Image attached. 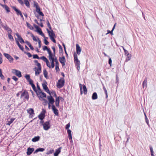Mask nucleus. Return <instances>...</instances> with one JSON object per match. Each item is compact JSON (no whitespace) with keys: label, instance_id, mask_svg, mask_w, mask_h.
I'll use <instances>...</instances> for the list:
<instances>
[{"label":"nucleus","instance_id":"f257e3e1","mask_svg":"<svg viewBox=\"0 0 156 156\" xmlns=\"http://www.w3.org/2000/svg\"><path fill=\"white\" fill-rule=\"evenodd\" d=\"M74 62L76 66V68L78 71L80 69V61L78 59L77 55L75 53L74 54Z\"/></svg>","mask_w":156,"mask_h":156},{"label":"nucleus","instance_id":"f03ea898","mask_svg":"<svg viewBox=\"0 0 156 156\" xmlns=\"http://www.w3.org/2000/svg\"><path fill=\"white\" fill-rule=\"evenodd\" d=\"M64 83L65 80L64 78H61V79L58 80V82L57 84V86L58 88H61L63 87Z\"/></svg>","mask_w":156,"mask_h":156},{"label":"nucleus","instance_id":"7ed1b4c3","mask_svg":"<svg viewBox=\"0 0 156 156\" xmlns=\"http://www.w3.org/2000/svg\"><path fill=\"white\" fill-rule=\"evenodd\" d=\"M44 129L45 130H47L50 128V124L48 121L46 122L43 124Z\"/></svg>","mask_w":156,"mask_h":156},{"label":"nucleus","instance_id":"20e7f679","mask_svg":"<svg viewBox=\"0 0 156 156\" xmlns=\"http://www.w3.org/2000/svg\"><path fill=\"white\" fill-rule=\"evenodd\" d=\"M12 73L15 74L19 78L22 76L21 72L18 70L14 69H12Z\"/></svg>","mask_w":156,"mask_h":156},{"label":"nucleus","instance_id":"39448f33","mask_svg":"<svg viewBox=\"0 0 156 156\" xmlns=\"http://www.w3.org/2000/svg\"><path fill=\"white\" fill-rule=\"evenodd\" d=\"M37 94L40 100H41V98L43 99V97L46 98V94L44 92H42V91L38 92Z\"/></svg>","mask_w":156,"mask_h":156},{"label":"nucleus","instance_id":"423d86ee","mask_svg":"<svg viewBox=\"0 0 156 156\" xmlns=\"http://www.w3.org/2000/svg\"><path fill=\"white\" fill-rule=\"evenodd\" d=\"M50 30H49L48 28L46 29L47 31L48 34L50 38L52 37H56L54 33L53 30L52 29Z\"/></svg>","mask_w":156,"mask_h":156},{"label":"nucleus","instance_id":"0eeeda50","mask_svg":"<svg viewBox=\"0 0 156 156\" xmlns=\"http://www.w3.org/2000/svg\"><path fill=\"white\" fill-rule=\"evenodd\" d=\"M50 96H48L47 97V98L49 101V103L51 105H53V104L55 102V100L51 96V94L50 93Z\"/></svg>","mask_w":156,"mask_h":156},{"label":"nucleus","instance_id":"6e6552de","mask_svg":"<svg viewBox=\"0 0 156 156\" xmlns=\"http://www.w3.org/2000/svg\"><path fill=\"white\" fill-rule=\"evenodd\" d=\"M45 111L44 109H43L42 112L38 116V118L40 120H43L45 116Z\"/></svg>","mask_w":156,"mask_h":156},{"label":"nucleus","instance_id":"1a4fd4ad","mask_svg":"<svg viewBox=\"0 0 156 156\" xmlns=\"http://www.w3.org/2000/svg\"><path fill=\"white\" fill-rule=\"evenodd\" d=\"M25 77L27 81L29 82V84L31 86L34 84L33 81V80L30 78V77L29 75H26L25 76Z\"/></svg>","mask_w":156,"mask_h":156},{"label":"nucleus","instance_id":"9d476101","mask_svg":"<svg viewBox=\"0 0 156 156\" xmlns=\"http://www.w3.org/2000/svg\"><path fill=\"white\" fill-rule=\"evenodd\" d=\"M28 113L29 114V117L32 118L34 115V110L32 108H29L27 110Z\"/></svg>","mask_w":156,"mask_h":156},{"label":"nucleus","instance_id":"9b49d317","mask_svg":"<svg viewBox=\"0 0 156 156\" xmlns=\"http://www.w3.org/2000/svg\"><path fill=\"white\" fill-rule=\"evenodd\" d=\"M3 55L9 60L10 62L11 63L13 62V59L10 55L5 53H4Z\"/></svg>","mask_w":156,"mask_h":156},{"label":"nucleus","instance_id":"f8f14e48","mask_svg":"<svg viewBox=\"0 0 156 156\" xmlns=\"http://www.w3.org/2000/svg\"><path fill=\"white\" fill-rule=\"evenodd\" d=\"M52 109L55 114L56 116H58V111L57 109L56 108L55 106L52 105Z\"/></svg>","mask_w":156,"mask_h":156},{"label":"nucleus","instance_id":"ddd939ff","mask_svg":"<svg viewBox=\"0 0 156 156\" xmlns=\"http://www.w3.org/2000/svg\"><path fill=\"white\" fill-rule=\"evenodd\" d=\"M59 60L60 63L62 64V66H65V62L66 61L65 57L64 56H63L62 57H59Z\"/></svg>","mask_w":156,"mask_h":156},{"label":"nucleus","instance_id":"4468645a","mask_svg":"<svg viewBox=\"0 0 156 156\" xmlns=\"http://www.w3.org/2000/svg\"><path fill=\"white\" fill-rule=\"evenodd\" d=\"M34 69H35V74L36 76H37L39 75V74L41 72V67H38V68L35 67Z\"/></svg>","mask_w":156,"mask_h":156},{"label":"nucleus","instance_id":"2eb2a0df","mask_svg":"<svg viewBox=\"0 0 156 156\" xmlns=\"http://www.w3.org/2000/svg\"><path fill=\"white\" fill-rule=\"evenodd\" d=\"M34 151V148H33L28 147L27 149V154L28 155H30Z\"/></svg>","mask_w":156,"mask_h":156},{"label":"nucleus","instance_id":"dca6fc26","mask_svg":"<svg viewBox=\"0 0 156 156\" xmlns=\"http://www.w3.org/2000/svg\"><path fill=\"white\" fill-rule=\"evenodd\" d=\"M43 88L46 91L50 94V93L48 87L47 86V83H43L42 84Z\"/></svg>","mask_w":156,"mask_h":156},{"label":"nucleus","instance_id":"f3484780","mask_svg":"<svg viewBox=\"0 0 156 156\" xmlns=\"http://www.w3.org/2000/svg\"><path fill=\"white\" fill-rule=\"evenodd\" d=\"M76 53L79 55H80L81 51V49L79 45L76 44Z\"/></svg>","mask_w":156,"mask_h":156},{"label":"nucleus","instance_id":"a211bd4d","mask_svg":"<svg viewBox=\"0 0 156 156\" xmlns=\"http://www.w3.org/2000/svg\"><path fill=\"white\" fill-rule=\"evenodd\" d=\"M0 5L3 8L5 9L7 12H10L9 8V7L5 5H3L0 3Z\"/></svg>","mask_w":156,"mask_h":156},{"label":"nucleus","instance_id":"6ab92c4d","mask_svg":"<svg viewBox=\"0 0 156 156\" xmlns=\"http://www.w3.org/2000/svg\"><path fill=\"white\" fill-rule=\"evenodd\" d=\"M2 26L5 29L7 30L8 32V34L12 32V31L11 29L6 25L5 26H4L2 24Z\"/></svg>","mask_w":156,"mask_h":156},{"label":"nucleus","instance_id":"aec40b11","mask_svg":"<svg viewBox=\"0 0 156 156\" xmlns=\"http://www.w3.org/2000/svg\"><path fill=\"white\" fill-rule=\"evenodd\" d=\"M34 6L36 8V11L38 13L41 11L40 7L37 3L35 2L34 4Z\"/></svg>","mask_w":156,"mask_h":156},{"label":"nucleus","instance_id":"412c9836","mask_svg":"<svg viewBox=\"0 0 156 156\" xmlns=\"http://www.w3.org/2000/svg\"><path fill=\"white\" fill-rule=\"evenodd\" d=\"M61 147H59L58 149H56L55 153L54 154V156H58V154L61 152Z\"/></svg>","mask_w":156,"mask_h":156},{"label":"nucleus","instance_id":"4be33fe9","mask_svg":"<svg viewBox=\"0 0 156 156\" xmlns=\"http://www.w3.org/2000/svg\"><path fill=\"white\" fill-rule=\"evenodd\" d=\"M40 137L39 136H35L32 139V141L34 142L38 141L40 140Z\"/></svg>","mask_w":156,"mask_h":156},{"label":"nucleus","instance_id":"5701e85b","mask_svg":"<svg viewBox=\"0 0 156 156\" xmlns=\"http://www.w3.org/2000/svg\"><path fill=\"white\" fill-rule=\"evenodd\" d=\"M67 133L68 135L69 138L72 141V136L71 134V131L70 130L68 129L67 130Z\"/></svg>","mask_w":156,"mask_h":156},{"label":"nucleus","instance_id":"b1692460","mask_svg":"<svg viewBox=\"0 0 156 156\" xmlns=\"http://www.w3.org/2000/svg\"><path fill=\"white\" fill-rule=\"evenodd\" d=\"M12 9L16 12L17 15H20L21 13V12L18 9H17L15 7L13 6Z\"/></svg>","mask_w":156,"mask_h":156},{"label":"nucleus","instance_id":"393cba45","mask_svg":"<svg viewBox=\"0 0 156 156\" xmlns=\"http://www.w3.org/2000/svg\"><path fill=\"white\" fill-rule=\"evenodd\" d=\"M147 79L146 78L144 80V81L143 82L142 85H143V88H144V87H145V89L147 87Z\"/></svg>","mask_w":156,"mask_h":156},{"label":"nucleus","instance_id":"a878e982","mask_svg":"<svg viewBox=\"0 0 156 156\" xmlns=\"http://www.w3.org/2000/svg\"><path fill=\"white\" fill-rule=\"evenodd\" d=\"M16 43L19 48L23 51L24 50V48L20 44L19 41L17 40L16 41Z\"/></svg>","mask_w":156,"mask_h":156},{"label":"nucleus","instance_id":"bb28decb","mask_svg":"<svg viewBox=\"0 0 156 156\" xmlns=\"http://www.w3.org/2000/svg\"><path fill=\"white\" fill-rule=\"evenodd\" d=\"M44 150V149L42 148H39L37 149L34 152V153L35 154L37 153L39 151H43Z\"/></svg>","mask_w":156,"mask_h":156},{"label":"nucleus","instance_id":"cd10ccee","mask_svg":"<svg viewBox=\"0 0 156 156\" xmlns=\"http://www.w3.org/2000/svg\"><path fill=\"white\" fill-rule=\"evenodd\" d=\"M98 98V95L96 92H94L93 93L92 96V98L93 100H95L97 99Z\"/></svg>","mask_w":156,"mask_h":156},{"label":"nucleus","instance_id":"c85d7f7f","mask_svg":"<svg viewBox=\"0 0 156 156\" xmlns=\"http://www.w3.org/2000/svg\"><path fill=\"white\" fill-rule=\"evenodd\" d=\"M49 59L50 61H51V68H54L55 66V65L54 63V62L53 59L52 58H49Z\"/></svg>","mask_w":156,"mask_h":156},{"label":"nucleus","instance_id":"c756f323","mask_svg":"<svg viewBox=\"0 0 156 156\" xmlns=\"http://www.w3.org/2000/svg\"><path fill=\"white\" fill-rule=\"evenodd\" d=\"M47 51H48V52L49 54V58H52V56L53 55V54H52L50 50L48 48V49L47 50Z\"/></svg>","mask_w":156,"mask_h":156},{"label":"nucleus","instance_id":"7c9ffc66","mask_svg":"<svg viewBox=\"0 0 156 156\" xmlns=\"http://www.w3.org/2000/svg\"><path fill=\"white\" fill-rule=\"evenodd\" d=\"M15 119V118H11L10 121H8L7 123V125H10L13 122L14 120Z\"/></svg>","mask_w":156,"mask_h":156},{"label":"nucleus","instance_id":"2f4dec72","mask_svg":"<svg viewBox=\"0 0 156 156\" xmlns=\"http://www.w3.org/2000/svg\"><path fill=\"white\" fill-rule=\"evenodd\" d=\"M123 50L124 52L125 53V54L126 56H128L130 54H129L128 51L126 50L122 46Z\"/></svg>","mask_w":156,"mask_h":156},{"label":"nucleus","instance_id":"473e14b6","mask_svg":"<svg viewBox=\"0 0 156 156\" xmlns=\"http://www.w3.org/2000/svg\"><path fill=\"white\" fill-rule=\"evenodd\" d=\"M43 74L44 76L46 79H48V73L46 69H44L43 70Z\"/></svg>","mask_w":156,"mask_h":156},{"label":"nucleus","instance_id":"72a5a7b5","mask_svg":"<svg viewBox=\"0 0 156 156\" xmlns=\"http://www.w3.org/2000/svg\"><path fill=\"white\" fill-rule=\"evenodd\" d=\"M40 59L42 60L44 62H48V59L44 56H42L40 58Z\"/></svg>","mask_w":156,"mask_h":156},{"label":"nucleus","instance_id":"f704fd0d","mask_svg":"<svg viewBox=\"0 0 156 156\" xmlns=\"http://www.w3.org/2000/svg\"><path fill=\"white\" fill-rule=\"evenodd\" d=\"M54 151V150L52 149H51L49 150L47 153L46 154L47 155L50 154H52Z\"/></svg>","mask_w":156,"mask_h":156},{"label":"nucleus","instance_id":"c9c22d12","mask_svg":"<svg viewBox=\"0 0 156 156\" xmlns=\"http://www.w3.org/2000/svg\"><path fill=\"white\" fill-rule=\"evenodd\" d=\"M150 150L151 152V156H155L154 155V151L153 149V148L151 146H150Z\"/></svg>","mask_w":156,"mask_h":156},{"label":"nucleus","instance_id":"e433bc0d","mask_svg":"<svg viewBox=\"0 0 156 156\" xmlns=\"http://www.w3.org/2000/svg\"><path fill=\"white\" fill-rule=\"evenodd\" d=\"M27 27L31 30H33L34 29L33 27L28 23H27Z\"/></svg>","mask_w":156,"mask_h":156},{"label":"nucleus","instance_id":"4c0bfd02","mask_svg":"<svg viewBox=\"0 0 156 156\" xmlns=\"http://www.w3.org/2000/svg\"><path fill=\"white\" fill-rule=\"evenodd\" d=\"M8 37L10 40H11L12 41H14V39L12 35L10 34V33H9L8 34Z\"/></svg>","mask_w":156,"mask_h":156},{"label":"nucleus","instance_id":"58836bf2","mask_svg":"<svg viewBox=\"0 0 156 156\" xmlns=\"http://www.w3.org/2000/svg\"><path fill=\"white\" fill-rule=\"evenodd\" d=\"M34 62L36 64V65L38 67H41V64L38 62V61L35 60L34 61Z\"/></svg>","mask_w":156,"mask_h":156},{"label":"nucleus","instance_id":"ea45409f","mask_svg":"<svg viewBox=\"0 0 156 156\" xmlns=\"http://www.w3.org/2000/svg\"><path fill=\"white\" fill-rule=\"evenodd\" d=\"M31 36L32 37L34 41H37V37H36L32 34H31Z\"/></svg>","mask_w":156,"mask_h":156},{"label":"nucleus","instance_id":"a19ab883","mask_svg":"<svg viewBox=\"0 0 156 156\" xmlns=\"http://www.w3.org/2000/svg\"><path fill=\"white\" fill-rule=\"evenodd\" d=\"M63 99V98L61 97H58L56 98L55 102H59L60 99Z\"/></svg>","mask_w":156,"mask_h":156},{"label":"nucleus","instance_id":"79ce46f5","mask_svg":"<svg viewBox=\"0 0 156 156\" xmlns=\"http://www.w3.org/2000/svg\"><path fill=\"white\" fill-rule=\"evenodd\" d=\"M0 77L2 80L4 79V76L2 74V69H0Z\"/></svg>","mask_w":156,"mask_h":156},{"label":"nucleus","instance_id":"37998d69","mask_svg":"<svg viewBox=\"0 0 156 156\" xmlns=\"http://www.w3.org/2000/svg\"><path fill=\"white\" fill-rule=\"evenodd\" d=\"M83 88L84 91V94H86L87 93V89L86 86L85 85H84L83 86Z\"/></svg>","mask_w":156,"mask_h":156},{"label":"nucleus","instance_id":"c03bdc74","mask_svg":"<svg viewBox=\"0 0 156 156\" xmlns=\"http://www.w3.org/2000/svg\"><path fill=\"white\" fill-rule=\"evenodd\" d=\"M48 38V37H45L44 40V43L46 45H48L49 44V42L47 40V39Z\"/></svg>","mask_w":156,"mask_h":156},{"label":"nucleus","instance_id":"a18cd8bd","mask_svg":"<svg viewBox=\"0 0 156 156\" xmlns=\"http://www.w3.org/2000/svg\"><path fill=\"white\" fill-rule=\"evenodd\" d=\"M25 4L26 5L27 7H29L30 6V3L27 0L25 1L24 2Z\"/></svg>","mask_w":156,"mask_h":156},{"label":"nucleus","instance_id":"49530a36","mask_svg":"<svg viewBox=\"0 0 156 156\" xmlns=\"http://www.w3.org/2000/svg\"><path fill=\"white\" fill-rule=\"evenodd\" d=\"M37 87L38 89V90H37L36 94L38 93V92H41V90L39 86L38 85V84H37Z\"/></svg>","mask_w":156,"mask_h":156},{"label":"nucleus","instance_id":"de8ad7c7","mask_svg":"<svg viewBox=\"0 0 156 156\" xmlns=\"http://www.w3.org/2000/svg\"><path fill=\"white\" fill-rule=\"evenodd\" d=\"M33 58L34 59L37 58L38 59H40V58H39L38 55L37 54L33 55Z\"/></svg>","mask_w":156,"mask_h":156},{"label":"nucleus","instance_id":"09e8293b","mask_svg":"<svg viewBox=\"0 0 156 156\" xmlns=\"http://www.w3.org/2000/svg\"><path fill=\"white\" fill-rule=\"evenodd\" d=\"M47 26L48 27V28H49V29H50V30H51V25L48 21V20H47Z\"/></svg>","mask_w":156,"mask_h":156},{"label":"nucleus","instance_id":"8fccbe9b","mask_svg":"<svg viewBox=\"0 0 156 156\" xmlns=\"http://www.w3.org/2000/svg\"><path fill=\"white\" fill-rule=\"evenodd\" d=\"M32 88L34 90L35 92L36 93L37 92V89H36V87L34 84L31 85Z\"/></svg>","mask_w":156,"mask_h":156},{"label":"nucleus","instance_id":"3c124183","mask_svg":"<svg viewBox=\"0 0 156 156\" xmlns=\"http://www.w3.org/2000/svg\"><path fill=\"white\" fill-rule=\"evenodd\" d=\"M37 41L38 42V43L39 44V48H40L41 47V41L38 37H37Z\"/></svg>","mask_w":156,"mask_h":156},{"label":"nucleus","instance_id":"603ef678","mask_svg":"<svg viewBox=\"0 0 156 156\" xmlns=\"http://www.w3.org/2000/svg\"><path fill=\"white\" fill-rule=\"evenodd\" d=\"M108 33L106 34V35H107L108 34L110 33L111 34V35H113V30H111V31H110L109 30H107Z\"/></svg>","mask_w":156,"mask_h":156},{"label":"nucleus","instance_id":"864d4df0","mask_svg":"<svg viewBox=\"0 0 156 156\" xmlns=\"http://www.w3.org/2000/svg\"><path fill=\"white\" fill-rule=\"evenodd\" d=\"M80 87V94L82 95L83 94V91L82 90V87L83 86L80 83L79 84Z\"/></svg>","mask_w":156,"mask_h":156},{"label":"nucleus","instance_id":"5fc2aeb1","mask_svg":"<svg viewBox=\"0 0 156 156\" xmlns=\"http://www.w3.org/2000/svg\"><path fill=\"white\" fill-rule=\"evenodd\" d=\"M42 99L44 101V102H43V105H47V104L48 103L47 101L45 99Z\"/></svg>","mask_w":156,"mask_h":156},{"label":"nucleus","instance_id":"6e6d98bb","mask_svg":"<svg viewBox=\"0 0 156 156\" xmlns=\"http://www.w3.org/2000/svg\"><path fill=\"white\" fill-rule=\"evenodd\" d=\"M16 35L17 36V37L18 38V39L19 40H20L21 38H22V37H21L19 35V34L18 33H16Z\"/></svg>","mask_w":156,"mask_h":156},{"label":"nucleus","instance_id":"4d7b16f0","mask_svg":"<svg viewBox=\"0 0 156 156\" xmlns=\"http://www.w3.org/2000/svg\"><path fill=\"white\" fill-rule=\"evenodd\" d=\"M27 92H26L25 91H24L23 93H22L21 95V98H22V97L25 96L26 94H27Z\"/></svg>","mask_w":156,"mask_h":156},{"label":"nucleus","instance_id":"13d9d810","mask_svg":"<svg viewBox=\"0 0 156 156\" xmlns=\"http://www.w3.org/2000/svg\"><path fill=\"white\" fill-rule=\"evenodd\" d=\"M53 50V55H54L55 57V48L54 46L52 47L51 48Z\"/></svg>","mask_w":156,"mask_h":156},{"label":"nucleus","instance_id":"bf43d9fd","mask_svg":"<svg viewBox=\"0 0 156 156\" xmlns=\"http://www.w3.org/2000/svg\"><path fill=\"white\" fill-rule=\"evenodd\" d=\"M52 58H53L54 62H56L58 61L57 58L55 57H55L54 55H53L52 56Z\"/></svg>","mask_w":156,"mask_h":156},{"label":"nucleus","instance_id":"052dcab7","mask_svg":"<svg viewBox=\"0 0 156 156\" xmlns=\"http://www.w3.org/2000/svg\"><path fill=\"white\" fill-rule=\"evenodd\" d=\"M145 119L147 124L148 126H149V120L147 117H146V118H145Z\"/></svg>","mask_w":156,"mask_h":156},{"label":"nucleus","instance_id":"680f3d73","mask_svg":"<svg viewBox=\"0 0 156 156\" xmlns=\"http://www.w3.org/2000/svg\"><path fill=\"white\" fill-rule=\"evenodd\" d=\"M55 69L56 71L57 72H59L60 70V69H59V66H55Z\"/></svg>","mask_w":156,"mask_h":156},{"label":"nucleus","instance_id":"e2e57ef3","mask_svg":"<svg viewBox=\"0 0 156 156\" xmlns=\"http://www.w3.org/2000/svg\"><path fill=\"white\" fill-rule=\"evenodd\" d=\"M127 56V57L126 58V61H128L131 58V55H129Z\"/></svg>","mask_w":156,"mask_h":156},{"label":"nucleus","instance_id":"0e129e2a","mask_svg":"<svg viewBox=\"0 0 156 156\" xmlns=\"http://www.w3.org/2000/svg\"><path fill=\"white\" fill-rule=\"evenodd\" d=\"M56 37H52L51 38H50V39L54 43H56V41L55 39V38Z\"/></svg>","mask_w":156,"mask_h":156},{"label":"nucleus","instance_id":"69168bd1","mask_svg":"<svg viewBox=\"0 0 156 156\" xmlns=\"http://www.w3.org/2000/svg\"><path fill=\"white\" fill-rule=\"evenodd\" d=\"M112 63V60L111 59V58H109L108 60V63L109 64L110 66H111Z\"/></svg>","mask_w":156,"mask_h":156},{"label":"nucleus","instance_id":"338daca9","mask_svg":"<svg viewBox=\"0 0 156 156\" xmlns=\"http://www.w3.org/2000/svg\"><path fill=\"white\" fill-rule=\"evenodd\" d=\"M70 124H69V123L68 124H67L66 125V129H69V127H70Z\"/></svg>","mask_w":156,"mask_h":156},{"label":"nucleus","instance_id":"774afa93","mask_svg":"<svg viewBox=\"0 0 156 156\" xmlns=\"http://www.w3.org/2000/svg\"><path fill=\"white\" fill-rule=\"evenodd\" d=\"M18 2L22 5H23L24 4L22 0H17Z\"/></svg>","mask_w":156,"mask_h":156}]
</instances>
